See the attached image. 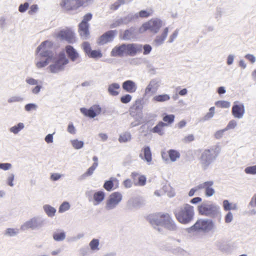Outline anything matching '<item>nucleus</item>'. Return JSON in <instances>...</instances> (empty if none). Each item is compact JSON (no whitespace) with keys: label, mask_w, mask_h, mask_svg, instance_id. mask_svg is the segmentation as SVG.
<instances>
[{"label":"nucleus","mask_w":256,"mask_h":256,"mask_svg":"<svg viewBox=\"0 0 256 256\" xmlns=\"http://www.w3.org/2000/svg\"><path fill=\"white\" fill-rule=\"evenodd\" d=\"M38 108V106L35 103H28L26 104L24 106V110L28 112L32 111H36Z\"/></svg>","instance_id":"obj_43"},{"label":"nucleus","mask_w":256,"mask_h":256,"mask_svg":"<svg viewBox=\"0 0 256 256\" xmlns=\"http://www.w3.org/2000/svg\"><path fill=\"white\" fill-rule=\"evenodd\" d=\"M132 135L128 132H125L119 136L118 141L120 142H126L130 141Z\"/></svg>","instance_id":"obj_38"},{"label":"nucleus","mask_w":256,"mask_h":256,"mask_svg":"<svg viewBox=\"0 0 256 256\" xmlns=\"http://www.w3.org/2000/svg\"><path fill=\"white\" fill-rule=\"evenodd\" d=\"M152 10H142L138 14V18L139 17L144 18H148L152 14Z\"/></svg>","instance_id":"obj_48"},{"label":"nucleus","mask_w":256,"mask_h":256,"mask_svg":"<svg viewBox=\"0 0 256 256\" xmlns=\"http://www.w3.org/2000/svg\"><path fill=\"white\" fill-rule=\"evenodd\" d=\"M216 106L222 108H228L230 104V102L225 100H220L216 102Z\"/></svg>","instance_id":"obj_51"},{"label":"nucleus","mask_w":256,"mask_h":256,"mask_svg":"<svg viewBox=\"0 0 256 256\" xmlns=\"http://www.w3.org/2000/svg\"><path fill=\"white\" fill-rule=\"evenodd\" d=\"M220 151L218 146L205 149L202 152L198 158L202 170H206L214 162Z\"/></svg>","instance_id":"obj_3"},{"label":"nucleus","mask_w":256,"mask_h":256,"mask_svg":"<svg viewBox=\"0 0 256 256\" xmlns=\"http://www.w3.org/2000/svg\"><path fill=\"white\" fill-rule=\"evenodd\" d=\"M148 219L154 228L160 232H162L160 226L170 231H174L177 229L176 222L168 214L158 213L150 216Z\"/></svg>","instance_id":"obj_1"},{"label":"nucleus","mask_w":256,"mask_h":256,"mask_svg":"<svg viewBox=\"0 0 256 256\" xmlns=\"http://www.w3.org/2000/svg\"><path fill=\"white\" fill-rule=\"evenodd\" d=\"M172 252L174 254L182 255L183 256H185L187 254L186 251L180 247H177L176 248H174L172 250Z\"/></svg>","instance_id":"obj_52"},{"label":"nucleus","mask_w":256,"mask_h":256,"mask_svg":"<svg viewBox=\"0 0 256 256\" xmlns=\"http://www.w3.org/2000/svg\"><path fill=\"white\" fill-rule=\"evenodd\" d=\"M168 32V28H166L160 35L157 36L154 40L153 44L156 46H161L166 39Z\"/></svg>","instance_id":"obj_23"},{"label":"nucleus","mask_w":256,"mask_h":256,"mask_svg":"<svg viewBox=\"0 0 256 256\" xmlns=\"http://www.w3.org/2000/svg\"><path fill=\"white\" fill-rule=\"evenodd\" d=\"M146 177L144 175H140L138 176V182H135V184L139 186H144L146 184Z\"/></svg>","instance_id":"obj_54"},{"label":"nucleus","mask_w":256,"mask_h":256,"mask_svg":"<svg viewBox=\"0 0 256 256\" xmlns=\"http://www.w3.org/2000/svg\"><path fill=\"white\" fill-rule=\"evenodd\" d=\"M92 15L91 13H88L83 16L82 21L80 22L84 24H88V22L92 18Z\"/></svg>","instance_id":"obj_63"},{"label":"nucleus","mask_w":256,"mask_h":256,"mask_svg":"<svg viewBox=\"0 0 256 256\" xmlns=\"http://www.w3.org/2000/svg\"><path fill=\"white\" fill-rule=\"evenodd\" d=\"M144 152V156L142 154H140V157L146 162L148 164H150L152 161V156L150 148L148 146H145L142 150Z\"/></svg>","instance_id":"obj_24"},{"label":"nucleus","mask_w":256,"mask_h":256,"mask_svg":"<svg viewBox=\"0 0 256 256\" xmlns=\"http://www.w3.org/2000/svg\"><path fill=\"white\" fill-rule=\"evenodd\" d=\"M43 209L48 216L52 218L56 212V209L49 204H45L43 206Z\"/></svg>","instance_id":"obj_35"},{"label":"nucleus","mask_w":256,"mask_h":256,"mask_svg":"<svg viewBox=\"0 0 256 256\" xmlns=\"http://www.w3.org/2000/svg\"><path fill=\"white\" fill-rule=\"evenodd\" d=\"M244 172L247 174H256V165L246 167L244 169Z\"/></svg>","instance_id":"obj_53"},{"label":"nucleus","mask_w":256,"mask_h":256,"mask_svg":"<svg viewBox=\"0 0 256 256\" xmlns=\"http://www.w3.org/2000/svg\"><path fill=\"white\" fill-rule=\"evenodd\" d=\"M137 36L136 30V28L132 27L124 31L122 39L126 40H130L135 38Z\"/></svg>","instance_id":"obj_26"},{"label":"nucleus","mask_w":256,"mask_h":256,"mask_svg":"<svg viewBox=\"0 0 256 256\" xmlns=\"http://www.w3.org/2000/svg\"><path fill=\"white\" fill-rule=\"evenodd\" d=\"M132 96L129 94H126L120 98V101L123 104H127L132 100Z\"/></svg>","instance_id":"obj_62"},{"label":"nucleus","mask_w":256,"mask_h":256,"mask_svg":"<svg viewBox=\"0 0 256 256\" xmlns=\"http://www.w3.org/2000/svg\"><path fill=\"white\" fill-rule=\"evenodd\" d=\"M51 62L52 64L48 67L50 72L52 74H58L64 70V66L68 63L69 60L66 58L65 54L62 52L58 58L56 55L54 61Z\"/></svg>","instance_id":"obj_6"},{"label":"nucleus","mask_w":256,"mask_h":256,"mask_svg":"<svg viewBox=\"0 0 256 256\" xmlns=\"http://www.w3.org/2000/svg\"><path fill=\"white\" fill-rule=\"evenodd\" d=\"M105 193L102 191H98L94 194V205L99 204L104 199Z\"/></svg>","instance_id":"obj_29"},{"label":"nucleus","mask_w":256,"mask_h":256,"mask_svg":"<svg viewBox=\"0 0 256 256\" xmlns=\"http://www.w3.org/2000/svg\"><path fill=\"white\" fill-rule=\"evenodd\" d=\"M162 21L158 18H152L148 22L144 23L139 28V32L143 33L146 30L156 34L162 26Z\"/></svg>","instance_id":"obj_10"},{"label":"nucleus","mask_w":256,"mask_h":256,"mask_svg":"<svg viewBox=\"0 0 256 256\" xmlns=\"http://www.w3.org/2000/svg\"><path fill=\"white\" fill-rule=\"evenodd\" d=\"M56 37L61 40H64L70 44H73L76 42L75 34L70 28H66L60 30L57 34Z\"/></svg>","instance_id":"obj_12"},{"label":"nucleus","mask_w":256,"mask_h":256,"mask_svg":"<svg viewBox=\"0 0 256 256\" xmlns=\"http://www.w3.org/2000/svg\"><path fill=\"white\" fill-rule=\"evenodd\" d=\"M54 58H49L48 57H38L36 59V66L38 68H41L46 66L52 61H54Z\"/></svg>","instance_id":"obj_21"},{"label":"nucleus","mask_w":256,"mask_h":256,"mask_svg":"<svg viewBox=\"0 0 256 256\" xmlns=\"http://www.w3.org/2000/svg\"><path fill=\"white\" fill-rule=\"evenodd\" d=\"M19 232L17 228H8L6 230L5 234L9 236H14Z\"/></svg>","instance_id":"obj_47"},{"label":"nucleus","mask_w":256,"mask_h":256,"mask_svg":"<svg viewBox=\"0 0 256 256\" xmlns=\"http://www.w3.org/2000/svg\"><path fill=\"white\" fill-rule=\"evenodd\" d=\"M100 240L96 238L92 239L89 243L90 250L93 252H97L100 250Z\"/></svg>","instance_id":"obj_40"},{"label":"nucleus","mask_w":256,"mask_h":256,"mask_svg":"<svg viewBox=\"0 0 256 256\" xmlns=\"http://www.w3.org/2000/svg\"><path fill=\"white\" fill-rule=\"evenodd\" d=\"M142 204V201L138 198H130L127 203V206L130 209L140 208Z\"/></svg>","instance_id":"obj_28"},{"label":"nucleus","mask_w":256,"mask_h":256,"mask_svg":"<svg viewBox=\"0 0 256 256\" xmlns=\"http://www.w3.org/2000/svg\"><path fill=\"white\" fill-rule=\"evenodd\" d=\"M70 208V204L67 202H62L60 206L58 209V212L60 213H62L66 210H68Z\"/></svg>","instance_id":"obj_49"},{"label":"nucleus","mask_w":256,"mask_h":256,"mask_svg":"<svg viewBox=\"0 0 256 256\" xmlns=\"http://www.w3.org/2000/svg\"><path fill=\"white\" fill-rule=\"evenodd\" d=\"M82 46L83 50L84 51V52L88 55V54L90 53V52L92 50L91 47H90V44H89V42H83Z\"/></svg>","instance_id":"obj_60"},{"label":"nucleus","mask_w":256,"mask_h":256,"mask_svg":"<svg viewBox=\"0 0 256 256\" xmlns=\"http://www.w3.org/2000/svg\"><path fill=\"white\" fill-rule=\"evenodd\" d=\"M120 89V85L118 83H112L108 85V92L112 96H117L118 95Z\"/></svg>","instance_id":"obj_27"},{"label":"nucleus","mask_w":256,"mask_h":256,"mask_svg":"<svg viewBox=\"0 0 256 256\" xmlns=\"http://www.w3.org/2000/svg\"><path fill=\"white\" fill-rule=\"evenodd\" d=\"M14 174L12 173L10 174L6 178V184L10 186H14V184L13 182L14 179Z\"/></svg>","instance_id":"obj_55"},{"label":"nucleus","mask_w":256,"mask_h":256,"mask_svg":"<svg viewBox=\"0 0 256 256\" xmlns=\"http://www.w3.org/2000/svg\"><path fill=\"white\" fill-rule=\"evenodd\" d=\"M52 237L55 241L62 242L66 238V234L64 231H58L53 234Z\"/></svg>","instance_id":"obj_39"},{"label":"nucleus","mask_w":256,"mask_h":256,"mask_svg":"<svg viewBox=\"0 0 256 256\" xmlns=\"http://www.w3.org/2000/svg\"><path fill=\"white\" fill-rule=\"evenodd\" d=\"M80 112L84 116L90 118H94L97 115L100 114L102 108L99 105H94L89 109L82 108L80 109Z\"/></svg>","instance_id":"obj_15"},{"label":"nucleus","mask_w":256,"mask_h":256,"mask_svg":"<svg viewBox=\"0 0 256 256\" xmlns=\"http://www.w3.org/2000/svg\"><path fill=\"white\" fill-rule=\"evenodd\" d=\"M216 229V225L212 220L200 218L197 220L196 223L189 228L188 232H209L214 231Z\"/></svg>","instance_id":"obj_5"},{"label":"nucleus","mask_w":256,"mask_h":256,"mask_svg":"<svg viewBox=\"0 0 256 256\" xmlns=\"http://www.w3.org/2000/svg\"><path fill=\"white\" fill-rule=\"evenodd\" d=\"M142 46L140 44H122L120 46H116L112 50L110 54L112 56H134L138 53L142 52Z\"/></svg>","instance_id":"obj_2"},{"label":"nucleus","mask_w":256,"mask_h":256,"mask_svg":"<svg viewBox=\"0 0 256 256\" xmlns=\"http://www.w3.org/2000/svg\"><path fill=\"white\" fill-rule=\"evenodd\" d=\"M122 198V194L119 192L111 194L106 201L105 208L108 210L115 208L121 202Z\"/></svg>","instance_id":"obj_11"},{"label":"nucleus","mask_w":256,"mask_h":256,"mask_svg":"<svg viewBox=\"0 0 256 256\" xmlns=\"http://www.w3.org/2000/svg\"><path fill=\"white\" fill-rule=\"evenodd\" d=\"M45 222V220L41 216H37L33 217L26 222L20 226V230L22 231L27 230L28 229L37 230L42 228Z\"/></svg>","instance_id":"obj_9"},{"label":"nucleus","mask_w":256,"mask_h":256,"mask_svg":"<svg viewBox=\"0 0 256 256\" xmlns=\"http://www.w3.org/2000/svg\"><path fill=\"white\" fill-rule=\"evenodd\" d=\"M238 102H234V104L232 108V112L235 118L240 119L243 117L244 114L245 109L244 104L239 103L238 104Z\"/></svg>","instance_id":"obj_17"},{"label":"nucleus","mask_w":256,"mask_h":256,"mask_svg":"<svg viewBox=\"0 0 256 256\" xmlns=\"http://www.w3.org/2000/svg\"><path fill=\"white\" fill-rule=\"evenodd\" d=\"M224 209L226 211L230 210H238V206L236 203H230L228 200H224L222 202Z\"/></svg>","instance_id":"obj_34"},{"label":"nucleus","mask_w":256,"mask_h":256,"mask_svg":"<svg viewBox=\"0 0 256 256\" xmlns=\"http://www.w3.org/2000/svg\"><path fill=\"white\" fill-rule=\"evenodd\" d=\"M142 108L143 106L142 103V100H136L134 105L130 108V115L134 118H138V120L142 119Z\"/></svg>","instance_id":"obj_13"},{"label":"nucleus","mask_w":256,"mask_h":256,"mask_svg":"<svg viewBox=\"0 0 256 256\" xmlns=\"http://www.w3.org/2000/svg\"><path fill=\"white\" fill-rule=\"evenodd\" d=\"M124 4V0H117L113 4L110 6V9L112 10H117L119 6Z\"/></svg>","instance_id":"obj_58"},{"label":"nucleus","mask_w":256,"mask_h":256,"mask_svg":"<svg viewBox=\"0 0 256 256\" xmlns=\"http://www.w3.org/2000/svg\"><path fill=\"white\" fill-rule=\"evenodd\" d=\"M96 168V164H93L87 170L86 172L81 175L80 178L81 180H84L86 178L91 176L94 174Z\"/></svg>","instance_id":"obj_37"},{"label":"nucleus","mask_w":256,"mask_h":256,"mask_svg":"<svg viewBox=\"0 0 256 256\" xmlns=\"http://www.w3.org/2000/svg\"><path fill=\"white\" fill-rule=\"evenodd\" d=\"M170 100V96L168 94H162L154 96L152 99L154 102H164Z\"/></svg>","instance_id":"obj_33"},{"label":"nucleus","mask_w":256,"mask_h":256,"mask_svg":"<svg viewBox=\"0 0 256 256\" xmlns=\"http://www.w3.org/2000/svg\"><path fill=\"white\" fill-rule=\"evenodd\" d=\"M84 4L82 0H70V4H71L72 10H76Z\"/></svg>","instance_id":"obj_42"},{"label":"nucleus","mask_w":256,"mask_h":256,"mask_svg":"<svg viewBox=\"0 0 256 256\" xmlns=\"http://www.w3.org/2000/svg\"><path fill=\"white\" fill-rule=\"evenodd\" d=\"M89 24L80 22L78 24V33L84 40H86L90 37Z\"/></svg>","instance_id":"obj_19"},{"label":"nucleus","mask_w":256,"mask_h":256,"mask_svg":"<svg viewBox=\"0 0 256 256\" xmlns=\"http://www.w3.org/2000/svg\"><path fill=\"white\" fill-rule=\"evenodd\" d=\"M168 155L172 162H175L180 156V153L176 150H170L168 151Z\"/></svg>","instance_id":"obj_45"},{"label":"nucleus","mask_w":256,"mask_h":256,"mask_svg":"<svg viewBox=\"0 0 256 256\" xmlns=\"http://www.w3.org/2000/svg\"><path fill=\"white\" fill-rule=\"evenodd\" d=\"M138 14H130L126 16L117 20L111 24L110 28H112L122 24H126L138 18Z\"/></svg>","instance_id":"obj_14"},{"label":"nucleus","mask_w":256,"mask_h":256,"mask_svg":"<svg viewBox=\"0 0 256 256\" xmlns=\"http://www.w3.org/2000/svg\"><path fill=\"white\" fill-rule=\"evenodd\" d=\"M118 32L116 30H110L104 34L98 39V44L100 45H104L114 40Z\"/></svg>","instance_id":"obj_16"},{"label":"nucleus","mask_w":256,"mask_h":256,"mask_svg":"<svg viewBox=\"0 0 256 256\" xmlns=\"http://www.w3.org/2000/svg\"><path fill=\"white\" fill-rule=\"evenodd\" d=\"M38 57H48L54 58L56 54L52 50V43L49 40L42 42L36 48Z\"/></svg>","instance_id":"obj_8"},{"label":"nucleus","mask_w":256,"mask_h":256,"mask_svg":"<svg viewBox=\"0 0 256 256\" xmlns=\"http://www.w3.org/2000/svg\"><path fill=\"white\" fill-rule=\"evenodd\" d=\"M24 128V124L22 122H18L17 124L14 125L10 128L9 131L14 134H18Z\"/></svg>","instance_id":"obj_36"},{"label":"nucleus","mask_w":256,"mask_h":256,"mask_svg":"<svg viewBox=\"0 0 256 256\" xmlns=\"http://www.w3.org/2000/svg\"><path fill=\"white\" fill-rule=\"evenodd\" d=\"M90 58H100L102 56V54L100 50H91L90 53L88 55Z\"/></svg>","instance_id":"obj_50"},{"label":"nucleus","mask_w":256,"mask_h":256,"mask_svg":"<svg viewBox=\"0 0 256 256\" xmlns=\"http://www.w3.org/2000/svg\"><path fill=\"white\" fill-rule=\"evenodd\" d=\"M70 0H61L60 6L64 10L70 11L72 10L71 4H70Z\"/></svg>","instance_id":"obj_44"},{"label":"nucleus","mask_w":256,"mask_h":256,"mask_svg":"<svg viewBox=\"0 0 256 256\" xmlns=\"http://www.w3.org/2000/svg\"><path fill=\"white\" fill-rule=\"evenodd\" d=\"M200 214L214 218L220 212V207L210 202H203L198 206Z\"/></svg>","instance_id":"obj_7"},{"label":"nucleus","mask_w":256,"mask_h":256,"mask_svg":"<svg viewBox=\"0 0 256 256\" xmlns=\"http://www.w3.org/2000/svg\"><path fill=\"white\" fill-rule=\"evenodd\" d=\"M214 182L212 181H208L200 184L201 189H205L206 196L210 197L213 196L215 193L214 190L212 188Z\"/></svg>","instance_id":"obj_20"},{"label":"nucleus","mask_w":256,"mask_h":256,"mask_svg":"<svg viewBox=\"0 0 256 256\" xmlns=\"http://www.w3.org/2000/svg\"><path fill=\"white\" fill-rule=\"evenodd\" d=\"M168 126V124L160 122L152 130L154 133H157L160 136L164 134V128Z\"/></svg>","instance_id":"obj_30"},{"label":"nucleus","mask_w":256,"mask_h":256,"mask_svg":"<svg viewBox=\"0 0 256 256\" xmlns=\"http://www.w3.org/2000/svg\"><path fill=\"white\" fill-rule=\"evenodd\" d=\"M160 82L158 79L154 78L151 80L144 90V94H155L160 86Z\"/></svg>","instance_id":"obj_18"},{"label":"nucleus","mask_w":256,"mask_h":256,"mask_svg":"<svg viewBox=\"0 0 256 256\" xmlns=\"http://www.w3.org/2000/svg\"><path fill=\"white\" fill-rule=\"evenodd\" d=\"M215 108L214 107H211L209 109V112L204 116L203 118V120L206 121L212 118L215 114Z\"/></svg>","instance_id":"obj_46"},{"label":"nucleus","mask_w":256,"mask_h":256,"mask_svg":"<svg viewBox=\"0 0 256 256\" xmlns=\"http://www.w3.org/2000/svg\"><path fill=\"white\" fill-rule=\"evenodd\" d=\"M42 86L38 84L32 88H31V92L34 94H38Z\"/></svg>","instance_id":"obj_61"},{"label":"nucleus","mask_w":256,"mask_h":256,"mask_svg":"<svg viewBox=\"0 0 256 256\" xmlns=\"http://www.w3.org/2000/svg\"><path fill=\"white\" fill-rule=\"evenodd\" d=\"M72 146L76 150H80L84 147V142L82 140L78 139L72 140H70Z\"/></svg>","instance_id":"obj_41"},{"label":"nucleus","mask_w":256,"mask_h":256,"mask_svg":"<svg viewBox=\"0 0 256 256\" xmlns=\"http://www.w3.org/2000/svg\"><path fill=\"white\" fill-rule=\"evenodd\" d=\"M174 117L175 116L174 114H166L164 116L162 120L164 122L170 124L174 122Z\"/></svg>","instance_id":"obj_57"},{"label":"nucleus","mask_w":256,"mask_h":256,"mask_svg":"<svg viewBox=\"0 0 256 256\" xmlns=\"http://www.w3.org/2000/svg\"><path fill=\"white\" fill-rule=\"evenodd\" d=\"M122 88L130 93L134 92L137 90V86L135 82L132 80H127L122 84Z\"/></svg>","instance_id":"obj_22"},{"label":"nucleus","mask_w":256,"mask_h":256,"mask_svg":"<svg viewBox=\"0 0 256 256\" xmlns=\"http://www.w3.org/2000/svg\"><path fill=\"white\" fill-rule=\"evenodd\" d=\"M26 82L27 84L31 86H36L38 84V80L32 78L28 77L26 79Z\"/></svg>","instance_id":"obj_59"},{"label":"nucleus","mask_w":256,"mask_h":256,"mask_svg":"<svg viewBox=\"0 0 256 256\" xmlns=\"http://www.w3.org/2000/svg\"><path fill=\"white\" fill-rule=\"evenodd\" d=\"M237 122L234 120H231L229 122L226 126L224 128L225 130H228L232 129H234L237 126Z\"/></svg>","instance_id":"obj_56"},{"label":"nucleus","mask_w":256,"mask_h":256,"mask_svg":"<svg viewBox=\"0 0 256 256\" xmlns=\"http://www.w3.org/2000/svg\"><path fill=\"white\" fill-rule=\"evenodd\" d=\"M226 131V130H225V128L216 131L214 134V138L218 140L221 138Z\"/></svg>","instance_id":"obj_64"},{"label":"nucleus","mask_w":256,"mask_h":256,"mask_svg":"<svg viewBox=\"0 0 256 256\" xmlns=\"http://www.w3.org/2000/svg\"><path fill=\"white\" fill-rule=\"evenodd\" d=\"M66 51L69 58L72 62H75L79 57V54L76 50L71 46L66 47Z\"/></svg>","instance_id":"obj_25"},{"label":"nucleus","mask_w":256,"mask_h":256,"mask_svg":"<svg viewBox=\"0 0 256 256\" xmlns=\"http://www.w3.org/2000/svg\"><path fill=\"white\" fill-rule=\"evenodd\" d=\"M114 184H118V180L114 177H111L108 180L105 182L104 184V188L107 191H111L114 186Z\"/></svg>","instance_id":"obj_31"},{"label":"nucleus","mask_w":256,"mask_h":256,"mask_svg":"<svg viewBox=\"0 0 256 256\" xmlns=\"http://www.w3.org/2000/svg\"><path fill=\"white\" fill-rule=\"evenodd\" d=\"M25 100V98L22 95L14 94L9 97L7 100V102L10 104L21 103Z\"/></svg>","instance_id":"obj_32"},{"label":"nucleus","mask_w":256,"mask_h":256,"mask_svg":"<svg viewBox=\"0 0 256 256\" xmlns=\"http://www.w3.org/2000/svg\"><path fill=\"white\" fill-rule=\"evenodd\" d=\"M177 220L181 224H187L193 219L194 207L188 204H184L178 208L174 212Z\"/></svg>","instance_id":"obj_4"}]
</instances>
